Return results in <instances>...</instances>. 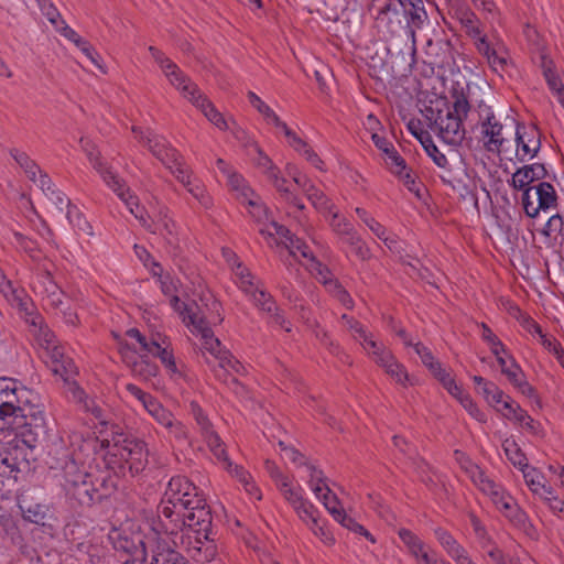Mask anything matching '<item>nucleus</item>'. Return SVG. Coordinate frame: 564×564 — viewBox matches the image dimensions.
Masks as SVG:
<instances>
[{
	"mask_svg": "<svg viewBox=\"0 0 564 564\" xmlns=\"http://www.w3.org/2000/svg\"><path fill=\"white\" fill-rule=\"evenodd\" d=\"M36 399L31 390L0 379V432L15 431L30 448L46 434L44 411L35 403Z\"/></svg>",
	"mask_w": 564,
	"mask_h": 564,
	"instance_id": "2",
	"label": "nucleus"
},
{
	"mask_svg": "<svg viewBox=\"0 0 564 564\" xmlns=\"http://www.w3.org/2000/svg\"><path fill=\"white\" fill-rule=\"evenodd\" d=\"M33 289L40 292L42 295H48L55 290L59 289L58 285L54 282L53 276L48 269H44L41 274H39L37 280L34 282Z\"/></svg>",
	"mask_w": 564,
	"mask_h": 564,
	"instance_id": "38",
	"label": "nucleus"
},
{
	"mask_svg": "<svg viewBox=\"0 0 564 564\" xmlns=\"http://www.w3.org/2000/svg\"><path fill=\"white\" fill-rule=\"evenodd\" d=\"M502 512L517 527L525 529L528 525V516L514 502L513 498H507Z\"/></svg>",
	"mask_w": 564,
	"mask_h": 564,
	"instance_id": "25",
	"label": "nucleus"
},
{
	"mask_svg": "<svg viewBox=\"0 0 564 564\" xmlns=\"http://www.w3.org/2000/svg\"><path fill=\"white\" fill-rule=\"evenodd\" d=\"M13 236L17 243L32 258V260L39 261L41 259L40 250L35 241L19 231H14Z\"/></svg>",
	"mask_w": 564,
	"mask_h": 564,
	"instance_id": "45",
	"label": "nucleus"
},
{
	"mask_svg": "<svg viewBox=\"0 0 564 564\" xmlns=\"http://www.w3.org/2000/svg\"><path fill=\"white\" fill-rule=\"evenodd\" d=\"M547 175V170L544 164L534 163L529 165H523L519 167L512 175V186L516 189L525 191L529 188L530 184L535 181H541L545 178Z\"/></svg>",
	"mask_w": 564,
	"mask_h": 564,
	"instance_id": "14",
	"label": "nucleus"
},
{
	"mask_svg": "<svg viewBox=\"0 0 564 564\" xmlns=\"http://www.w3.org/2000/svg\"><path fill=\"white\" fill-rule=\"evenodd\" d=\"M279 490L281 491L284 499L295 509L296 505H301L305 499L301 494V488L295 489L291 487V482L288 478H282V481L278 484Z\"/></svg>",
	"mask_w": 564,
	"mask_h": 564,
	"instance_id": "33",
	"label": "nucleus"
},
{
	"mask_svg": "<svg viewBox=\"0 0 564 564\" xmlns=\"http://www.w3.org/2000/svg\"><path fill=\"white\" fill-rule=\"evenodd\" d=\"M177 543L174 539L167 541L155 536L150 547V557L143 549V558L137 561L142 564H188L187 560L175 550Z\"/></svg>",
	"mask_w": 564,
	"mask_h": 564,
	"instance_id": "7",
	"label": "nucleus"
},
{
	"mask_svg": "<svg viewBox=\"0 0 564 564\" xmlns=\"http://www.w3.org/2000/svg\"><path fill=\"white\" fill-rule=\"evenodd\" d=\"M498 364L501 368V372L507 376L512 384H514L520 377H524L513 358H511L510 365H508L503 357H498Z\"/></svg>",
	"mask_w": 564,
	"mask_h": 564,
	"instance_id": "47",
	"label": "nucleus"
},
{
	"mask_svg": "<svg viewBox=\"0 0 564 564\" xmlns=\"http://www.w3.org/2000/svg\"><path fill=\"white\" fill-rule=\"evenodd\" d=\"M460 404L468 411V413L479 422H486V415L474 403L473 399L467 394L459 397Z\"/></svg>",
	"mask_w": 564,
	"mask_h": 564,
	"instance_id": "62",
	"label": "nucleus"
},
{
	"mask_svg": "<svg viewBox=\"0 0 564 564\" xmlns=\"http://www.w3.org/2000/svg\"><path fill=\"white\" fill-rule=\"evenodd\" d=\"M147 148L149 151L160 161L165 153L172 148V145L165 140L164 137L149 132L147 137Z\"/></svg>",
	"mask_w": 564,
	"mask_h": 564,
	"instance_id": "29",
	"label": "nucleus"
},
{
	"mask_svg": "<svg viewBox=\"0 0 564 564\" xmlns=\"http://www.w3.org/2000/svg\"><path fill=\"white\" fill-rule=\"evenodd\" d=\"M399 3L401 4L402 15L405 19L404 30L413 44H415L416 31L421 30L425 22L429 21L424 2L423 0H399Z\"/></svg>",
	"mask_w": 564,
	"mask_h": 564,
	"instance_id": "9",
	"label": "nucleus"
},
{
	"mask_svg": "<svg viewBox=\"0 0 564 564\" xmlns=\"http://www.w3.org/2000/svg\"><path fill=\"white\" fill-rule=\"evenodd\" d=\"M229 471L238 478V480L243 485L247 492L253 495L254 492L259 491L254 484L251 481V476L249 475V473L243 470L241 467L235 466L234 469H229Z\"/></svg>",
	"mask_w": 564,
	"mask_h": 564,
	"instance_id": "58",
	"label": "nucleus"
},
{
	"mask_svg": "<svg viewBox=\"0 0 564 564\" xmlns=\"http://www.w3.org/2000/svg\"><path fill=\"white\" fill-rule=\"evenodd\" d=\"M245 292L250 294L253 299L254 304L268 314H272L276 312V303L273 297L263 290H258L257 288H252L249 290L245 288Z\"/></svg>",
	"mask_w": 564,
	"mask_h": 564,
	"instance_id": "24",
	"label": "nucleus"
},
{
	"mask_svg": "<svg viewBox=\"0 0 564 564\" xmlns=\"http://www.w3.org/2000/svg\"><path fill=\"white\" fill-rule=\"evenodd\" d=\"M213 539L212 523L207 528L197 525L187 534L181 535V542L186 546V550L191 554L192 558L196 562H200L202 557L207 549V544Z\"/></svg>",
	"mask_w": 564,
	"mask_h": 564,
	"instance_id": "10",
	"label": "nucleus"
},
{
	"mask_svg": "<svg viewBox=\"0 0 564 564\" xmlns=\"http://www.w3.org/2000/svg\"><path fill=\"white\" fill-rule=\"evenodd\" d=\"M37 4L42 11V13L47 18V20L53 24V26H57L59 23L61 14L56 7L52 3L51 0H36Z\"/></svg>",
	"mask_w": 564,
	"mask_h": 564,
	"instance_id": "54",
	"label": "nucleus"
},
{
	"mask_svg": "<svg viewBox=\"0 0 564 564\" xmlns=\"http://www.w3.org/2000/svg\"><path fill=\"white\" fill-rule=\"evenodd\" d=\"M466 470L470 475L474 484L477 485L482 492L494 488L495 481L488 478L479 466L469 463V467H466Z\"/></svg>",
	"mask_w": 564,
	"mask_h": 564,
	"instance_id": "35",
	"label": "nucleus"
},
{
	"mask_svg": "<svg viewBox=\"0 0 564 564\" xmlns=\"http://www.w3.org/2000/svg\"><path fill=\"white\" fill-rule=\"evenodd\" d=\"M453 46L448 39H437L433 41L432 39L426 42V54L429 56H434V63H445L449 58L453 57Z\"/></svg>",
	"mask_w": 564,
	"mask_h": 564,
	"instance_id": "20",
	"label": "nucleus"
},
{
	"mask_svg": "<svg viewBox=\"0 0 564 564\" xmlns=\"http://www.w3.org/2000/svg\"><path fill=\"white\" fill-rule=\"evenodd\" d=\"M434 533L440 544L454 561L462 556L464 552H466V550L446 530L436 528Z\"/></svg>",
	"mask_w": 564,
	"mask_h": 564,
	"instance_id": "22",
	"label": "nucleus"
},
{
	"mask_svg": "<svg viewBox=\"0 0 564 564\" xmlns=\"http://www.w3.org/2000/svg\"><path fill=\"white\" fill-rule=\"evenodd\" d=\"M452 96L454 98V102L453 110L451 112H453L455 116L466 119L470 110V105L463 89H454Z\"/></svg>",
	"mask_w": 564,
	"mask_h": 564,
	"instance_id": "42",
	"label": "nucleus"
},
{
	"mask_svg": "<svg viewBox=\"0 0 564 564\" xmlns=\"http://www.w3.org/2000/svg\"><path fill=\"white\" fill-rule=\"evenodd\" d=\"M245 203H247L248 206L250 207L249 213L256 221L262 223L264 220H268V218H269L268 208L263 204H261L259 200L253 199V196H250L249 198H247L245 200Z\"/></svg>",
	"mask_w": 564,
	"mask_h": 564,
	"instance_id": "53",
	"label": "nucleus"
},
{
	"mask_svg": "<svg viewBox=\"0 0 564 564\" xmlns=\"http://www.w3.org/2000/svg\"><path fill=\"white\" fill-rule=\"evenodd\" d=\"M188 319L194 330L202 336L203 347L219 362L224 352L227 350L221 347L220 340L214 336V332L209 327L208 322H206L205 317L198 313H191L188 315Z\"/></svg>",
	"mask_w": 564,
	"mask_h": 564,
	"instance_id": "11",
	"label": "nucleus"
},
{
	"mask_svg": "<svg viewBox=\"0 0 564 564\" xmlns=\"http://www.w3.org/2000/svg\"><path fill=\"white\" fill-rule=\"evenodd\" d=\"M91 478V475L85 470H82L74 460H69L64 466V479L65 489L77 486L87 479Z\"/></svg>",
	"mask_w": 564,
	"mask_h": 564,
	"instance_id": "23",
	"label": "nucleus"
},
{
	"mask_svg": "<svg viewBox=\"0 0 564 564\" xmlns=\"http://www.w3.org/2000/svg\"><path fill=\"white\" fill-rule=\"evenodd\" d=\"M164 74L171 85L178 89L185 98L195 97L200 93L197 85L192 83L175 63Z\"/></svg>",
	"mask_w": 564,
	"mask_h": 564,
	"instance_id": "16",
	"label": "nucleus"
},
{
	"mask_svg": "<svg viewBox=\"0 0 564 564\" xmlns=\"http://www.w3.org/2000/svg\"><path fill=\"white\" fill-rule=\"evenodd\" d=\"M422 115L427 121L429 128L433 131H437L438 127L444 123L443 110L441 109H434L429 106L422 110Z\"/></svg>",
	"mask_w": 564,
	"mask_h": 564,
	"instance_id": "51",
	"label": "nucleus"
},
{
	"mask_svg": "<svg viewBox=\"0 0 564 564\" xmlns=\"http://www.w3.org/2000/svg\"><path fill=\"white\" fill-rule=\"evenodd\" d=\"M48 199L53 202V204L56 206L58 212H63L64 208H66V216L70 224H74L73 213L75 210V207L72 206L70 200L67 196H65L63 193L52 189L51 194H47Z\"/></svg>",
	"mask_w": 564,
	"mask_h": 564,
	"instance_id": "39",
	"label": "nucleus"
},
{
	"mask_svg": "<svg viewBox=\"0 0 564 564\" xmlns=\"http://www.w3.org/2000/svg\"><path fill=\"white\" fill-rule=\"evenodd\" d=\"M502 130L503 126L497 119L490 120V118H487V122H481L482 137L488 139L485 142V147L488 151L500 152V149L506 141Z\"/></svg>",
	"mask_w": 564,
	"mask_h": 564,
	"instance_id": "15",
	"label": "nucleus"
},
{
	"mask_svg": "<svg viewBox=\"0 0 564 564\" xmlns=\"http://www.w3.org/2000/svg\"><path fill=\"white\" fill-rule=\"evenodd\" d=\"M327 290L335 296L346 308L351 310L354 306V301L349 293L344 289V286L338 282L328 281Z\"/></svg>",
	"mask_w": 564,
	"mask_h": 564,
	"instance_id": "44",
	"label": "nucleus"
},
{
	"mask_svg": "<svg viewBox=\"0 0 564 564\" xmlns=\"http://www.w3.org/2000/svg\"><path fill=\"white\" fill-rule=\"evenodd\" d=\"M345 242L352 248L355 254L359 259L367 260L370 258V249L367 247L366 242L361 239L355 229L351 231V234L345 237Z\"/></svg>",
	"mask_w": 564,
	"mask_h": 564,
	"instance_id": "36",
	"label": "nucleus"
},
{
	"mask_svg": "<svg viewBox=\"0 0 564 564\" xmlns=\"http://www.w3.org/2000/svg\"><path fill=\"white\" fill-rule=\"evenodd\" d=\"M212 521L210 508L198 488L187 478L176 476L167 484L152 530L156 536L167 535L175 540L178 533L187 534L197 525L207 528Z\"/></svg>",
	"mask_w": 564,
	"mask_h": 564,
	"instance_id": "1",
	"label": "nucleus"
},
{
	"mask_svg": "<svg viewBox=\"0 0 564 564\" xmlns=\"http://www.w3.org/2000/svg\"><path fill=\"white\" fill-rule=\"evenodd\" d=\"M284 247L289 250L291 256H295V252L300 251L302 257L315 261V257L310 251V248L306 246V243L295 236H290L289 242H284Z\"/></svg>",
	"mask_w": 564,
	"mask_h": 564,
	"instance_id": "48",
	"label": "nucleus"
},
{
	"mask_svg": "<svg viewBox=\"0 0 564 564\" xmlns=\"http://www.w3.org/2000/svg\"><path fill=\"white\" fill-rule=\"evenodd\" d=\"M517 150L516 156L519 162H527L533 159L541 148V133L534 126H525L517 122L516 128Z\"/></svg>",
	"mask_w": 564,
	"mask_h": 564,
	"instance_id": "8",
	"label": "nucleus"
},
{
	"mask_svg": "<svg viewBox=\"0 0 564 564\" xmlns=\"http://www.w3.org/2000/svg\"><path fill=\"white\" fill-rule=\"evenodd\" d=\"M250 104L272 124H280L279 116L253 91L248 93Z\"/></svg>",
	"mask_w": 564,
	"mask_h": 564,
	"instance_id": "32",
	"label": "nucleus"
},
{
	"mask_svg": "<svg viewBox=\"0 0 564 564\" xmlns=\"http://www.w3.org/2000/svg\"><path fill=\"white\" fill-rule=\"evenodd\" d=\"M463 121L464 118L455 116L448 110L444 117V123H442L436 131L438 137L448 144H459L465 138Z\"/></svg>",
	"mask_w": 564,
	"mask_h": 564,
	"instance_id": "13",
	"label": "nucleus"
},
{
	"mask_svg": "<svg viewBox=\"0 0 564 564\" xmlns=\"http://www.w3.org/2000/svg\"><path fill=\"white\" fill-rule=\"evenodd\" d=\"M330 226L336 234L343 237L348 236L354 230V227L349 221H347L345 218H339L338 214L333 212Z\"/></svg>",
	"mask_w": 564,
	"mask_h": 564,
	"instance_id": "57",
	"label": "nucleus"
},
{
	"mask_svg": "<svg viewBox=\"0 0 564 564\" xmlns=\"http://www.w3.org/2000/svg\"><path fill=\"white\" fill-rule=\"evenodd\" d=\"M449 14L457 19L470 37L478 36L481 33L479 20L476 14L460 0H453L449 3Z\"/></svg>",
	"mask_w": 564,
	"mask_h": 564,
	"instance_id": "12",
	"label": "nucleus"
},
{
	"mask_svg": "<svg viewBox=\"0 0 564 564\" xmlns=\"http://www.w3.org/2000/svg\"><path fill=\"white\" fill-rule=\"evenodd\" d=\"M219 368L226 370H232L236 373H241L245 370L243 365L237 360L229 351H225L221 360L218 362Z\"/></svg>",
	"mask_w": 564,
	"mask_h": 564,
	"instance_id": "60",
	"label": "nucleus"
},
{
	"mask_svg": "<svg viewBox=\"0 0 564 564\" xmlns=\"http://www.w3.org/2000/svg\"><path fill=\"white\" fill-rule=\"evenodd\" d=\"M228 186L231 191L236 192V197L241 203H245L250 196H254L253 191L246 185L245 180L241 175L236 172H228Z\"/></svg>",
	"mask_w": 564,
	"mask_h": 564,
	"instance_id": "27",
	"label": "nucleus"
},
{
	"mask_svg": "<svg viewBox=\"0 0 564 564\" xmlns=\"http://www.w3.org/2000/svg\"><path fill=\"white\" fill-rule=\"evenodd\" d=\"M170 304L171 306L174 308L175 312H177L180 314V316L182 317L183 322L187 325V326H191L189 324V319H188V315L191 313H195L192 307H189L187 304L185 303H182L180 297L177 295H172L171 296V300H170Z\"/></svg>",
	"mask_w": 564,
	"mask_h": 564,
	"instance_id": "61",
	"label": "nucleus"
},
{
	"mask_svg": "<svg viewBox=\"0 0 564 564\" xmlns=\"http://www.w3.org/2000/svg\"><path fill=\"white\" fill-rule=\"evenodd\" d=\"M188 100L198 108L204 116L214 123L217 128L225 130L227 129V122L223 115L215 108L213 102L202 93H198L195 97H188Z\"/></svg>",
	"mask_w": 564,
	"mask_h": 564,
	"instance_id": "18",
	"label": "nucleus"
},
{
	"mask_svg": "<svg viewBox=\"0 0 564 564\" xmlns=\"http://www.w3.org/2000/svg\"><path fill=\"white\" fill-rule=\"evenodd\" d=\"M557 195L554 186L549 182H540L535 186L525 188L522 195V205L527 216L534 218L540 210H547L556 205Z\"/></svg>",
	"mask_w": 564,
	"mask_h": 564,
	"instance_id": "4",
	"label": "nucleus"
},
{
	"mask_svg": "<svg viewBox=\"0 0 564 564\" xmlns=\"http://www.w3.org/2000/svg\"><path fill=\"white\" fill-rule=\"evenodd\" d=\"M505 453L508 459L517 467H519L522 471L528 467L527 457L518 447L517 443L512 440H506L502 444Z\"/></svg>",
	"mask_w": 564,
	"mask_h": 564,
	"instance_id": "30",
	"label": "nucleus"
},
{
	"mask_svg": "<svg viewBox=\"0 0 564 564\" xmlns=\"http://www.w3.org/2000/svg\"><path fill=\"white\" fill-rule=\"evenodd\" d=\"M19 471L18 457L7 448H0V478H10Z\"/></svg>",
	"mask_w": 564,
	"mask_h": 564,
	"instance_id": "31",
	"label": "nucleus"
},
{
	"mask_svg": "<svg viewBox=\"0 0 564 564\" xmlns=\"http://www.w3.org/2000/svg\"><path fill=\"white\" fill-rule=\"evenodd\" d=\"M0 292L9 302H11L13 305H17L20 311L28 313L29 299L25 296L24 291L14 289L11 281L7 280V278H2V282L0 283Z\"/></svg>",
	"mask_w": 564,
	"mask_h": 564,
	"instance_id": "21",
	"label": "nucleus"
},
{
	"mask_svg": "<svg viewBox=\"0 0 564 564\" xmlns=\"http://www.w3.org/2000/svg\"><path fill=\"white\" fill-rule=\"evenodd\" d=\"M370 10H376L375 20L377 26L389 35H395L404 30L399 0H372Z\"/></svg>",
	"mask_w": 564,
	"mask_h": 564,
	"instance_id": "6",
	"label": "nucleus"
},
{
	"mask_svg": "<svg viewBox=\"0 0 564 564\" xmlns=\"http://www.w3.org/2000/svg\"><path fill=\"white\" fill-rule=\"evenodd\" d=\"M355 212L378 238H382L386 235V228L375 218L370 217L364 208L357 207Z\"/></svg>",
	"mask_w": 564,
	"mask_h": 564,
	"instance_id": "52",
	"label": "nucleus"
},
{
	"mask_svg": "<svg viewBox=\"0 0 564 564\" xmlns=\"http://www.w3.org/2000/svg\"><path fill=\"white\" fill-rule=\"evenodd\" d=\"M186 189L205 208H209L212 206V198L206 194L205 187L200 182L192 181L191 185L186 186Z\"/></svg>",
	"mask_w": 564,
	"mask_h": 564,
	"instance_id": "49",
	"label": "nucleus"
},
{
	"mask_svg": "<svg viewBox=\"0 0 564 564\" xmlns=\"http://www.w3.org/2000/svg\"><path fill=\"white\" fill-rule=\"evenodd\" d=\"M542 232L547 237L556 234L564 236V214H556L551 216L547 219Z\"/></svg>",
	"mask_w": 564,
	"mask_h": 564,
	"instance_id": "50",
	"label": "nucleus"
},
{
	"mask_svg": "<svg viewBox=\"0 0 564 564\" xmlns=\"http://www.w3.org/2000/svg\"><path fill=\"white\" fill-rule=\"evenodd\" d=\"M399 536L404 545L408 547L410 554L419 560V554L426 549L424 542L408 529H400Z\"/></svg>",
	"mask_w": 564,
	"mask_h": 564,
	"instance_id": "28",
	"label": "nucleus"
},
{
	"mask_svg": "<svg viewBox=\"0 0 564 564\" xmlns=\"http://www.w3.org/2000/svg\"><path fill=\"white\" fill-rule=\"evenodd\" d=\"M491 69L496 73H507L510 66V62L507 56L500 54L497 50L494 51V55H490V59H487Z\"/></svg>",
	"mask_w": 564,
	"mask_h": 564,
	"instance_id": "56",
	"label": "nucleus"
},
{
	"mask_svg": "<svg viewBox=\"0 0 564 564\" xmlns=\"http://www.w3.org/2000/svg\"><path fill=\"white\" fill-rule=\"evenodd\" d=\"M117 453L126 462L132 476L140 474L148 465L149 449L144 441L135 437H124L115 443Z\"/></svg>",
	"mask_w": 564,
	"mask_h": 564,
	"instance_id": "5",
	"label": "nucleus"
},
{
	"mask_svg": "<svg viewBox=\"0 0 564 564\" xmlns=\"http://www.w3.org/2000/svg\"><path fill=\"white\" fill-rule=\"evenodd\" d=\"M20 509L23 518L32 523L45 525L46 521L51 519L50 508L47 505L26 502L23 500L20 503Z\"/></svg>",
	"mask_w": 564,
	"mask_h": 564,
	"instance_id": "19",
	"label": "nucleus"
},
{
	"mask_svg": "<svg viewBox=\"0 0 564 564\" xmlns=\"http://www.w3.org/2000/svg\"><path fill=\"white\" fill-rule=\"evenodd\" d=\"M308 200L313 204V206L321 210V212H328L332 213L333 205L330 204L329 199L326 197V195L317 189L314 192V194H310Z\"/></svg>",
	"mask_w": 564,
	"mask_h": 564,
	"instance_id": "59",
	"label": "nucleus"
},
{
	"mask_svg": "<svg viewBox=\"0 0 564 564\" xmlns=\"http://www.w3.org/2000/svg\"><path fill=\"white\" fill-rule=\"evenodd\" d=\"M205 437H206L207 444H208L210 451L214 453V455L218 459L226 462L228 467H231V463L228 460L226 451L224 448V445H223L219 436L212 430V431L205 433Z\"/></svg>",
	"mask_w": 564,
	"mask_h": 564,
	"instance_id": "41",
	"label": "nucleus"
},
{
	"mask_svg": "<svg viewBox=\"0 0 564 564\" xmlns=\"http://www.w3.org/2000/svg\"><path fill=\"white\" fill-rule=\"evenodd\" d=\"M318 499L322 500L325 508L328 510V512L334 517V519L337 518V512H343L344 509L339 507V500L335 494L332 492L328 486H325V490L319 494Z\"/></svg>",
	"mask_w": 564,
	"mask_h": 564,
	"instance_id": "43",
	"label": "nucleus"
},
{
	"mask_svg": "<svg viewBox=\"0 0 564 564\" xmlns=\"http://www.w3.org/2000/svg\"><path fill=\"white\" fill-rule=\"evenodd\" d=\"M80 147L86 153L93 167L99 173L107 186L117 194V196L128 206L130 212L142 221L143 226H145L147 224L143 217L139 216L133 209V206L138 207L137 197L130 194V189L126 187L124 181L119 177L110 166L101 161L100 152L96 150L95 144L90 140L82 138Z\"/></svg>",
	"mask_w": 564,
	"mask_h": 564,
	"instance_id": "3",
	"label": "nucleus"
},
{
	"mask_svg": "<svg viewBox=\"0 0 564 564\" xmlns=\"http://www.w3.org/2000/svg\"><path fill=\"white\" fill-rule=\"evenodd\" d=\"M152 351L150 352L153 356H156L161 359L162 364L172 372H176V364L174 360V356L171 350L165 347H162L156 339H151Z\"/></svg>",
	"mask_w": 564,
	"mask_h": 564,
	"instance_id": "34",
	"label": "nucleus"
},
{
	"mask_svg": "<svg viewBox=\"0 0 564 564\" xmlns=\"http://www.w3.org/2000/svg\"><path fill=\"white\" fill-rule=\"evenodd\" d=\"M10 154L14 161L24 170L28 177L31 181L36 182V174L41 173L39 165L25 152L12 149Z\"/></svg>",
	"mask_w": 564,
	"mask_h": 564,
	"instance_id": "26",
	"label": "nucleus"
},
{
	"mask_svg": "<svg viewBox=\"0 0 564 564\" xmlns=\"http://www.w3.org/2000/svg\"><path fill=\"white\" fill-rule=\"evenodd\" d=\"M423 148L437 166L445 167L447 165L446 156L434 144L431 135L424 137Z\"/></svg>",
	"mask_w": 564,
	"mask_h": 564,
	"instance_id": "46",
	"label": "nucleus"
},
{
	"mask_svg": "<svg viewBox=\"0 0 564 564\" xmlns=\"http://www.w3.org/2000/svg\"><path fill=\"white\" fill-rule=\"evenodd\" d=\"M93 480L96 484L97 494L100 495V502L116 491L117 482L111 475L96 477Z\"/></svg>",
	"mask_w": 564,
	"mask_h": 564,
	"instance_id": "40",
	"label": "nucleus"
},
{
	"mask_svg": "<svg viewBox=\"0 0 564 564\" xmlns=\"http://www.w3.org/2000/svg\"><path fill=\"white\" fill-rule=\"evenodd\" d=\"M144 357H147V355H142L140 360L133 361L132 364H129V366L133 375L142 377L143 379H149L156 375L158 367Z\"/></svg>",
	"mask_w": 564,
	"mask_h": 564,
	"instance_id": "37",
	"label": "nucleus"
},
{
	"mask_svg": "<svg viewBox=\"0 0 564 564\" xmlns=\"http://www.w3.org/2000/svg\"><path fill=\"white\" fill-rule=\"evenodd\" d=\"M307 467L311 470L310 485L312 487V490L314 491L316 497H319V494L323 492L325 490V486H327L325 484L323 471L318 470L315 466L310 464L307 465Z\"/></svg>",
	"mask_w": 564,
	"mask_h": 564,
	"instance_id": "55",
	"label": "nucleus"
},
{
	"mask_svg": "<svg viewBox=\"0 0 564 564\" xmlns=\"http://www.w3.org/2000/svg\"><path fill=\"white\" fill-rule=\"evenodd\" d=\"M389 170L393 174H402L408 167L404 159L398 152H391V156L386 159Z\"/></svg>",
	"mask_w": 564,
	"mask_h": 564,
	"instance_id": "63",
	"label": "nucleus"
},
{
	"mask_svg": "<svg viewBox=\"0 0 564 564\" xmlns=\"http://www.w3.org/2000/svg\"><path fill=\"white\" fill-rule=\"evenodd\" d=\"M79 406L82 408L83 411L91 413L95 419L99 420L101 423H105V421L102 420L104 410L96 402L95 399L88 397Z\"/></svg>",
	"mask_w": 564,
	"mask_h": 564,
	"instance_id": "64",
	"label": "nucleus"
},
{
	"mask_svg": "<svg viewBox=\"0 0 564 564\" xmlns=\"http://www.w3.org/2000/svg\"><path fill=\"white\" fill-rule=\"evenodd\" d=\"M67 494L76 499L82 506H91L100 502V495L97 494L96 484L93 477L82 484L66 489Z\"/></svg>",
	"mask_w": 564,
	"mask_h": 564,
	"instance_id": "17",
	"label": "nucleus"
}]
</instances>
